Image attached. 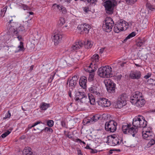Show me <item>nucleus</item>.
<instances>
[{"label": "nucleus", "instance_id": "10", "mask_svg": "<svg viewBox=\"0 0 155 155\" xmlns=\"http://www.w3.org/2000/svg\"><path fill=\"white\" fill-rule=\"evenodd\" d=\"M75 99L76 101L79 100L82 103H85V100H83V99H86L87 96L84 92L79 91L76 93Z\"/></svg>", "mask_w": 155, "mask_h": 155}, {"label": "nucleus", "instance_id": "30", "mask_svg": "<svg viewBox=\"0 0 155 155\" xmlns=\"http://www.w3.org/2000/svg\"><path fill=\"white\" fill-rule=\"evenodd\" d=\"M88 98L89 101L90 103L92 105L94 104L95 103V99L92 94H88Z\"/></svg>", "mask_w": 155, "mask_h": 155}, {"label": "nucleus", "instance_id": "62", "mask_svg": "<svg viewBox=\"0 0 155 155\" xmlns=\"http://www.w3.org/2000/svg\"><path fill=\"white\" fill-rule=\"evenodd\" d=\"M85 148L86 149H90V150H91V147L89 146L88 145V144H87L86 146L85 147Z\"/></svg>", "mask_w": 155, "mask_h": 155}, {"label": "nucleus", "instance_id": "20", "mask_svg": "<svg viewBox=\"0 0 155 155\" xmlns=\"http://www.w3.org/2000/svg\"><path fill=\"white\" fill-rule=\"evenodd\" d=\"M131 126V124H125L124 125H123L122 127V130L123 133L125 134H128V131L129 130Z\"/></svg>", "mask_w": 155, "mask_h": 155}, {"label": "nucleus", "instance_id": "44", "mask_svg": "<svg viewBox=\"0 0 155 155\" xmlns=\"http://www.w3.org/2000/svg\"><path fill=\"white\" fill-rule=\"evenodd\" d=\"M44 130L46 132H49L50 133H52L53 132V130L52 129L48 127H46L45 128Z\"/></svg>", "mask_w": 155, "mask_h": 155}, {"label": "nucleus", "instance_id": "4", "mask_svg": "<svg viewBox=\"0 0 155 155\" xmlns=\"http://www.w3.org/2000/svg\"><path fill=\"white\" fill-rule=\"evenodd\" d=\"M83 45L85 48L89 49L92 47L93 45L90 41L88 40L84 42V44L83 42L79 41L74 43L73 45L72 48L74 50H77L82 47Z\"/></svg>", "mask_w": 155, "mask_h": 155}, {"label": "nucleus", "instance_id": "6", "mask_svg": "<svg viewBox=\"0 0 155 155\" xmlns=\"http://www.w3.org/2000/svg\"><path fill=\"white\" fill-rule=\"evenodd\" d=\"M104 82L108 92L110 93H114L115 92L116 84L112 81L108 79L104 80Z\"/></svg>", "mask_w": 155, "mask_h": 155}, {"label": "nucleus", "instance_id": "34", "mask_svg": "<svg viewBox=\"0 0 155 155\" xmlns=\"http://www.w3.org/2000/svg\"><path fill=\"white\" fill-rule=\"evenodd\" d=\"M65 22V20L64 18L62 17H60L58 21V25L60 26H61L63 25Z\"/></svg>", "mask_w": 155, "mask_h": 155}, {"label": "nucleus", "instance_id": "21", "mask_svg": "<svg viewBox=\"0 0 155 155\" xmlns=\"http://www.w3.org/2000/svg\"><path fill=\"white\" fill-rule=\"evenodd\" d=\"M123 141L122 139H119L117 137H114L112 139V141L113 146L120 144Z\"/></svg>", "mask_w": 155, "mask_h": 155}, {"label": "nucleus", "instance_id": "26", "mask_svg": "<svg viewBox=\"0 0 155 155\" xmlns=\"http://www.w3.org/2000/svg\"><path fill=\"white\" fill-rule=\"evenodd\" d=\"M101 117V116L100 115L98 114H95L91 118V122H96L99 120Z\"/></svg>", "mask_w": 155, "mask_h": 155}, {"label": "nucleus", "instance_id": "18", "mask_svg": "<svg viewBox=\"0 0 155 155\" xmlns=\"http://www.w3.org/2000/svg\"><path fill=\"white\" fill-rule=\"evenodd\" d=\"M140 115L138 116L137 117H135L133 119L132 124L135 127L138 128L140 126Z\"/></svg>", "mask_w": 155, "mask_h": 155}, {"label": "nucleus", "instance_id": "64", "mask_svg": "<svg viewBox=\"0 0 155 155\" xmlns=\"http://www.w3.org/2000/svg\"><path fill=\"white\" fill-rule=\"evenodd\" d=\"M67 136L70 139L72 138V137L71 134H68Z\"/></svg>", "mask_w": 155, "mask_h": 155}, {"label": "nucleus", "instance_id": "50", "mask_svg": "<svg viewBox=\"0 0 155 155\" xmlns=\"http://www.w3.org/2000/svg\"><path fill=\"white\" fill-rule=\"evenodd\" d=\"M113 151H117L120 152V150L119 149H115L111 150L109 151V153L110 154H112L113 153Z\"/></svg>", "mask_w": 155, "mask_h": 155}, {"label": "nucleus", "instance_id": "51", "mask_svg": "<svg viewBox=\"0 0 155 155\" xmlns=\"http://www.w3.org/2000/svg\"><path fill=\"white\" fill-rule=\"evenodd\" d=\"M40 123H42V122H41V121L39 120L37 122L33 124L32 125V127H34L35 126L37 125L38 124H40Z\"/></svg>", "mask_w": 155, "mask_h": 155}, {"label": "nucleus", "instance_id": "52", "mask_svg": "<svg viewBox=\"0 0 155 155\" xmlns=\"http://www.w3.org/2000/svg\"><path fill=\"white\" fill-rule=\"evenodd\" d=\"M61 124L62 127L65 128L67 127L66 122L65 121H61Z\"/></svg>", "mask_w": 155, "mask_h": 155}, {"label": "nucleus", "instance_id": "7", "mask_svg": "<svg viewBox=\"0 0 155 155\" xmlns=\"http://www.w3.org/2000/svg\"><path fill=\"white\" fill-rule=\"evenodd\" d=\"M117 123L114 120L107 122L105 124V129L106 131L114 132L116 130Z\"/></svg>", "mask_w": 155, "mask_h": 155}, {"label": "nucleus", "instance_id": "29", "mask_svg": "<svg viewBox=\"0 0 155 155\" xmlns=\"http://www.w3.org/2000/svg\"><path fill=\"white\" fill-rule=\"evenodd\" d=\"M126 97L125 94H122L119 97L118 100L121 101L122 102L126 103Z\"/></svg>", "mask_w": 155, "mask_h": 155}, {"label": "nucleus", "instance_id": "27", "mask_svg": "<svg viewBox=\"0 0 155 155\" xmlns=\"http://www.w3.org/2000/svg\"><path fill=\"white\" fill-rule=\"evenodd\" d=\"M126 104V103L125 102H121V101H120L117 100L116 103V107H118L119 108H121L123 106H124Z\"/></svg>", "mask_w": 155, "mask_h": 155}, {"label": "nucleus", "instance_id": "57", "mask_svg": "<svg viewBox=\"0 0 155 155\" xmlns=\"http://www.w3.org/2000/svg\"><path fill=\"white\" fill-rule=\"evenodd\" d=\"M84 11L86 12H87L89 11V8L88 7H85L84 8Z\"/></svg>", "mask_w": 155, "mask_h": 155}, {"label": "nucleus", "instance_id": "48", "mask_svg": "<svg viewBox=\"0 0 155 155\" xmlns=\"http://www.w3.org/2000/svg\"><path fill=\"white\" fill-rule=\"evenodd\" d=\"M55 73H54L53 74L51 75V77H50V78L48 79V82L50 83L52 82V81L54 78V76L55 75Z\"/></svg>", "mask_w": 155, "mask_h": 155}, {"label": "nucleus", "instance_id": "36", "mask_svg": "<svg viewBox=\"0 0 155 155\" xmlns=\"http://www.w3.org/2000/svg\"><path fill=\"white\" fill-rule=\"evenodd\" d=\"M153 138H151L150 140V141L147 144V146L148 147H150L155 143V140Z\"/></svg>", "mask_w": 155, "mask_h": 155}, {"label": "nucleus", "instance_id": "35", "mask_svg": "<svg viewBox=\"0 0 155 155\" xmlns=\"http://www.w3.org/2000/svg\"><path fill=\"white\" fill-rule=\"evenodd\" d=\"M114 31L115 32L118 33L120 31H122L121 30L118 26L116 25V24L114 28Z\"/></svg>", "mask_w": 155, "mask_h": 155}, {"label": "nucleus", "instance_id": "13", "mask_svg": "<svg viewBox=\"0 0 155 155\" xmlns=\"http://www.w3.org/2000/svg\"><path fill=\"white\" fill-rule=\"evenodd\" d=\"M78 77L77 76H73L69 81V87L71 89H74L77 85Z\"/></svg>", "mask_w": 155, "mask_h": 155}, {"label": "nucleus", "instance_id": "37", "mask_svg": "<svg viewBox=\"0 0 155 155\" xmlns=\"http://www.w3.org/2000/svg\"><path fill=\"white\" fill-rule=\"evenodd\" d=\"M7 7V6H5L3 9L1 10V13L0 14L1 16L2 17H3L4 16L5 14L6 11Z\"/></svg>", "mask_w": 155, "mask_h": 155}, {"label": "nucleus", "instance_id": "63", "mask_svg": "<svg viewBox=\"0 0 155 155\" xmlns=\"http://www.w3.org/2000/svg\"><path fill=\"white\" fill-rule=\"evenodd\" d=\"M34 67V65H32L30 67L29 70L31 71L33 69Z\"/></svg>", "mask_w": 155, "mask_h": 155}, {"label": "nucleus", "instance_id": "60", "mask_svg": "<svg viewBox=\"0 0 155 155\" xmlns=\"http://www.w3.org/2000/svg\"><path fill=\"white\" fill-rule=\"evenodd\" d=\"M104 48H101V49H100V51H99L100 53L102 54V53H103L104 51Z\"/></svg>", "mask_w": 155, "mask_h": 155}, {"label": "nucleus", "instance_id": "61", "mask_svg": "<svg viewBox=\"0 0 155 155\" xmlns=\"http://www.w3.org/2000/svg\"><path fill=\"white\" fill-rule=\"evenodd\" d=\"M78 155H83L81 150H78Z\"/></svg>", "mask_w": 155, "mask_h": 155}, {"label": "nucleus", "instance_id": "15", "mask_svg": "<svg viewBox=\"0 0 155 155\" xmlns=\"http://www.w3.org/2000/svg\"><path fill=\"white\" fill-rule=\"evenodd\" d=\"M98 104L102 106L107 107L111 104V103L108 100L105 98H101Z\"/></svg>", "mask_w": 155, "mask_h": 155}, {"label": "nucleus", "instance_id": "24", "mask_svg": "<svg viewBox=\"0 0 155 155\" xmlns=\"http://www.w3.org/2000/svg\"><path fill=\"white\" fill-rule=\"evenodd\" d=\"M93 66V65L92 63H91L90 65H89L87 67V69H86V68H85V71H86L90 73H92L96 71V69L94 67V69H93L92 68Z\"/></svg>", "mask_w": 155, "mask_h": 155}, {"label": "nucleus", "instance_id": "53", "mask_svg": "<svg viewBox=\"0 0 155 155\" xmlns=\"http://www.w3.org/2000/svg\"><path fill=\"white\" fill-rule=\"evenodd\" d=\"M73 89H71V88H69V90L68 91V95L69 96L71 97V93L72 91L73 90Z\"/></svg>", "mask_w": 155, "mask_h": 155}, {"label": "nucleus", "instance_id": "33", "mask_svg": "<svg viewBox=\"0 0 155 155\" xmlns=\"http://www.w3.org/2000/svg\"><path fill=\"white\" fill-rule=\"evenodd\" d=\"M81 1L84 2H87L89 3L90 5L93 4H95V3L97 2V0H80Z\"/></svg>", "mask_w": 155, "mask_h": 155}, {"label": "nucleus", "instance_id": "5", "mask_svg": "<svg viewBox=\"0 0 155 155\" xmlns=\"http://www.w3.org/2000/svg\"><path fill=\"white\" fill-rule=\"evenodd\" d=\"M105 21V24H103V29L105 31L109 32L112 30L114 22L112 18L110 17H107Z\"/></svg>", "mask_w": 155, "mask_h": 155}, {"label": "nucleus", "instance_id": "1", "mask_svg": "<svg viewBox=\"0 0 155 155\" xmlns=\"http://www.w3.org/2000/svg\"><path fill=\"white\" fill-rule=\"evenodd\" d=\"M130 101L132 104L138 107L143 106L145 103L142 93L138 91L135 92L130 97Z\"/></svg>", "mask_w": 155, "mask_h": 155}, {"label": "nucleus", "instance_id": "3", "mask_svg": "<svg viewBox=\"0 0 155 155\" xmlns=\"http://www.w3.org/2000/svg\"><path fill=\"white\" fill-rule=\"evenodd\" d=\"M8 20H9V21L8 23V25L7 27V29L8 31L7 32L8 35H16L18 33V32L17 29H15L13 26H12L11 24L14 23L15 20V16H8Z\"/></svg>", "mask_w": 155, "mask_h": 155}, {"label": "nucleus", "instance_id": "45", "mask_svg": "<svg viewBox=\"0 0 155 155\" xmlns=\"http://www.w3.org/2000/svg\"><path fill=\"white\" fill-rule=\"evenodd\" d=\"M127 3L129 4H132L137 1V0H126Z\"/></svg>", "mask_w": 155, "mask_h": 155}, {"label": "nucleus", "instance_id": "12", "mask_svg": "<svg viewBox=\"0 0 155 155\" xmlns=\"http://www.w3.org/2000/svg\"><path fill=\"white\" fill-rule=\"evenodd\" d=\"M89 91L92 93L94 95L99 96L100 94L99 92L100 89L97 84L92 85L89 89Z\"/></svg>", "mask_w": 155, "mask_h": 155}, {"label": "nucleus", "instance_id": "54", "mask_svg": "<svg viewBox=\"0 0 155 155\" xmlns=\"http://www.w3.org/2000/svg\"><path fill=\"white\" fill-rule=\"evenodd\" d=\"M19 30L20 31H23L25 30V28L23 26H21L19 28Z\"/></svg>", "mask_w": 155, "mask_h": 155}, {"label": "nucleus", "instance_id": "43", "mask_svg": "<svg viewBox=\"0 0 155 155\" xmlns=\"http://www.w3.org/2000/svg\"><path fill=\"white\" fill-rule=\"evenodd\" d=\"M111 1L114 6H116L118 3H119L120 2V0H112Z\"/></svg>", "mask_w": 155, "mask_h": 155}, {"label": "nucleus", "instance_id": "25", "mask_svg": "<svg viewBox=\"0 0 155 155\" xmlns=\"http://www.w3.org/2000/svg\"><path fill=\"white\" fill-rule=\"evenodd\" d=\"M50 107V104L45 102H42L40 105L41 110H46L48 107Z\"/></svg>", "mask_w": 155, "mask_h": 155}, {"label": "nucleus", "instance_id": "19", "mask_svg": "<svg viewBox=\"0 0 155 155\" xmlns=\"http://www.w3.org/2000/svg\"><path fill=\"white\" fill-rule=\"evenodd\" d=\"M140 128H144L145 127L147 124V122L144 119V117L142 116H140Z\"/></svg>", "mask_w": 155, "mask_h": 155}, {"label": "nucleus", "instance_id": "55", "mask_svg": "<svg viewBox=\"0 0 155 155\" xmlns=\"http://www.w3.org/2000/svg\"><path fill=\"white\" fill-rule=\"evenodd\" d=\"M90 152L91 153H95L97 152V151L96 150H93L91 149V150L90 151Z\"/></svg>", "mask_w": 155, "mask_h": 155}, {"label": "nucleus", "instance_id": "9", "mask_svg": "<svg viewBox=\"0 0 155 155\" xmlns=\"http://www.w3.org/2000/svg\"><path fill=\"white\" fill-rule=\"evenodd\" d=\"M90 26L88 24L85 23L82 24L78 27V29L81 31V33L87 34L89 32L90 29Z\"/></svg>", "mask_w": 155, "mask_h": 155}, {"label": "nucleus", "instance_id": "40", "mask_svg": "<svg viewBox=\"0 0 155 155\" xmlns=\"http://www.w3.org/2000/svg\"><path fill=\"white\" fill-rule=\"evenodd\" d=\"M20 45L18 46V48H19L18 51H24L25 49L23 47V43L22 42H20Z\"/></svg>", "mask_w": 155, "mask_h": 155}, {"label": "nucleus", "instance_id": "59", "mask_svg": "<svg viewBox=\"0 0 155 155\" xmlns=\"http://www.w3.org/2000/svg\"><path fill=\"white\" fill-rule=\"evenodd\" d=\"M150 76V75H149V74H148L147 75H145L144 77V78L145 79H148Z\"/></svg>", "mask_w": 155, "mask_h": 155}, {"label": "nucleus", "instance_id": "31", "mask_svg": "<svg viewBox=\"0 0 155 155\" xmlns=\"http://www.w3.org/2000/svg\"><path fill=\"white\" fill-rule=\"evenodd\" d=\"M99 56L97 54H95L91 58V61L94 62H98L99 61Z\"/></svg>", "mask_w": 155, "mask_h": 155}, {"label": "nucleus", "instance_id": "16", "mask_svg": "<svg viewBox=\"0 0 155 155\" xmlns=\"http://www.w3.org/2000/svg\"><path fill=\"white\" fill-rule=\"evenodd\" d=\"M87 81V78L86 77L83 76L79 80V84L82 88L84 89L86 88Z\"/></svg>", "mask_w": 155, "mask_h": 155}, {"label": "nucleus", "instance_id": "42", "mask_svg": "<svg viewBox=\"0 0 155 155\" xmlns=\"http://www.w3.org/2000/svg\"><path fill=\"white\" fill-rule=\"evenodd\" d=\"M11 132L9 130H7L6 132L3 134L1 136L3 138H5L7 136L11 133Z\"/></svg>", "mask_w": 155, "mask_h": 155}, {"label": "nucleus", "instance_id": "41", "mask_svg": "<svg viewBox=\"0 0 155 155\" xmlns=\"http://www.w3.org/2000/svg\"><path fill=\"white\" fill-rule=\"evenodd\" d=\"M146 5L147 8H149L150 10L153 11V9H155V8L153 7L149 3H147Z\"/></svg>", "mask_w": 155, "mask_h": 155}, {"label": "nucleus", "instance_id": "14", "mask_svg": "<svg viewBox=\"0 0 155 155\" xmlns=\"http://www.w3.org/2000/svg\"><path fill=\"white\" fill-rule=\"evenodd\" d=\"M62 36L61 35L57 34L53 36L52 39L55 45H57L62 40Z\"/></svg>", "mask_w": 155, "mask_h": 155}, {"label": "nucleus", "instance_id": "11", "mask_svg": "<svg viewBox=\"0 0 155 155\" xmlns=\"http://www.w3.org/2000/svg\"><path fill=\"white\" fill-rule=\"evenodd\" d=\"M141 72L138 70L131 71L129 75V77L132 79H138L141 77Z\"/></svg>", "mask_w": 155, "mask_h": 155}, {"label": "nucleus", "instance_id": "8", "mask_svg": "<svg viewBox=\"0 0 155 155\" xmlns=\"http://www.w3.org/2000/svg\"><path fill=\"white\" fill-rule=\"evenodd\" d=\"M104 6L106 12L109 14H112L114 12V6L113 5L111 1L108 0L104 3Z\"/></svg>", "mask_w": 155, "mask_h": 155}, {"label": "nucleus", "instance_id": "22", "mask_svg": "<svg viewBox=\"0 0 155 155\" xmlns=\"http://www.w3.org/2000/svg\"><path fill=\"white\" fill-rule=\"evenodd\" d=\"M138 129L135 127H130L129 130L128 131V133L131 134L133 137H134L135 134L137 133Z\"/></svg>", "mask_w": 155, "mask_h": 155}, {"label": "nucleus", "instance_id": "32", "mask_svg": "<svg viewBox=\"0 0 155 155\" xmlns=\"http://www.w3.org/2000/svg\"><path fill=\"white\" fill-rule=\"evenodd\" d=\"M136 35L135 32H132L131 33L129 34L124 39V42H126L127 40L130 39V38H132L135 36Z\"/></svg>", "mask_w": 155, "mask_h": 155}, {"label": "nucleus", "instance_id": "23", "mask_svg": "<svg viewBox=\"0 0 155 155\" xmlns=\"http://www.w3.org/2000/svg\"><path fill=\"white\" fill-rule=\"evenodd\" d=\"M125 21H118L116 23V25L119 27L123 31L124 30V26L125 25L124 22Z\"/></svg>", "mask_w": 155, "mask_h": 155}, {"label": "nucleus", "instance_id": "46", "mask_svg": "<svg viewBox=\"0 0 155 155\" xmlns=\"http://www.w3.org/2000/svg\"><path fill=\"white\" fill-rule=\"evenodd\" d=\"M11 117V114L10 113V111L8 110V113H7L5 115V117L3 118L4 119H6L7 118H10Z\"/></svg>", "mask_w": 155, "mask_h": 155}, {"label": "nucleus", "instance_id": "38", "mask_svg": "<svg viewBox=\"0 0 155 155\" xmlns=\"http://www.w3.org/2000/svg\"><path fill=\"white\" fill-rule=\"evenodd\" d=\"M62 6H60V5H57L56 4H54L52 6V8H57L58 10L60 11L61 9V8Z\"/></svg>", "mask_w": 155, "mask_h": 155}, {"label": "nucleus", "instance_id": "2", "mask_svg": "<svg viewBox=\"0 0 155 155\" xmlns=\"http://www.w3.org/2000/svg\"><path fill=\"white\" fill-rule=\"evenodd\" d=\"M97 73L100 77L104 78H109L112 77L113 75L112 68L109 66L99 68Z\"/></svg>", "mask_w": 155, "mask_h": 155}, {"label": "nucleus", "instance_id": "17", "mask_svg": "<svg viewBox=\"0 0 155 155\" xmlns=\"http://www.w3.org/2000/svg\"><path fill=\"white\" fill-rule=\"evenodd\" d=\"M143 137L144 139L149 140L151 138H153V134L150 131H146L145 133L143 134Z\"/></svg>", "mask_w": 155, "mask_h": 155}, {"label": "nucleus", "instance_id": "49", "mask_svg": "<svg viewBox=\"0 0 155 155\" xmlns=\"http://www.w3.org/2000/svg\"><path fill=\"white\" fill-rule=\"evenodd\" d=\"M94 77V75L93 73L90 74L88 78V80L90 81L93 80Z\"/></svg>", "mask_w": 155, "mask_h": 155}, {"label": "nucleus", "instance_id": "56", "mask_svg": "<svg viewBox=\"0 0 155 155\" xmlns=\"http://www.w3.org/2000/svg\"><path fill=\"white\" fill-rule=\"evenodd\" d=\"M149 81L151 82V84H154L155 85V80H153L152 79H149Z\"/></svg>", "mask_w": 155, "mask_h": 155}, {"label": "nucleus", "instance_id": "28", "mask_svg": "<svg viewBox=\"0 0 155 155\" xmlns=\"http://www.w3.org/2000/svg\"><path fill=\"white\" fill-rule=\"evenodd\" d=\"M31 148L30 147L25 148L23 151V153L26 155H31L32 152L31 151Z\"/></svg>", "mask_w": 155, "mask_h": 155}, {"label": "nucleus", "instance_id": "58", "mask_svg": "<svg viewBox=\"0 0 155 155\" xmlns=\"http://www.w3.org/2000/svg\"><path fill=\"white\" fill-rule=\"evenodd\" d=\"M143 43L142 42L139 41L137 43V45L138 46L140 47L143 45Z\"/></svg>", "mask_w": 155, "mask_h": 155}, {"label": "nucleus", "instance_id": "39", "mask_svg": "<svg viewBox=\"0 0 155 155\" xmlns=\"http://www.w3.org/2000/svg\"><path fill=\"white\" fill-rule=\"evenodd\" d=\"M47 124L49 127H51L54 124V121L52 120H49L47 122Z\"/></svg>", "mask_w": 155, "mask_h": 155}, {"label": "nucleus", "instance_id": "47", "mask_svg": "<svg viewBox=\"0 0 155 155\" xmlns=\"http://www.w3.org/2000/svg\"><path fill=\"white\" fill-rule=\"evenodd\" d=\"M62 13L64 14H65L66 13V10L65 7L62 6L61 8V11H60Z\"/></svg>", "mask_w": 155, "mask_h": 155}]
</instances>
